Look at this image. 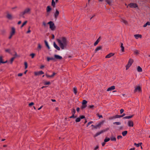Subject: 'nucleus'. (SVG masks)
I'll list each match as a JSON object with an SVG mask.
<instances>
[{
	"label": "nucleus",
	"instance_id": "nucleus-18",
	"mask_svg": "<svg viewBox=\"0 0 150 150\" xmlns=\"http://www.w3.org/2000/svg\"><path fill=\"white\" fill-rule=\"evenodd\" d=\"M134 37L136 39H138V38H142V35L140 34H136L134 35Z\"/></svg>",
	"mask_w": 150,
	"mask_h": 150
},
{
	"label": "nucleus",
	"instance_id": "nucleus-16",
	"mask_svg": "<svg viewBox=\"0 0 150 150\" xmlns=\"http://www.w3.org/2000/svg\"><path fill=\"white\" fill-rule=\"evenodd\" d=\"M54 57L55 58L57 59H62V57L57 54H55L54 55Z\"/></svg>",
	"mask_w": 150,
	"mask_h": 150
},
{
	"label": "nucleus",
	"instance_id": "nucleus-1",
	"mask_svg": "<svg viewBox=\"0 0 150 150\" xmlns=\"http://www.w3.org/2000/svg\"><path fill=\"white\" fill-rule=\"evenodd\" d=\"M57 41L61 48L63 50L67 45V41L65 37H62L60 39H57Z\"/></svg>",
	"mask_w": 150,
	"mask_h": 150
},
{
	"label": "nucleus",
	"instance_id": "nucleus-8",
	"mask_svg": "<svg viewBox=\"0 0 150 150\" xmlns=\"http://www.w3.org/2000/svg\"><path fill=\"white\" fill-rule=\"evenodd\" d=\"M129 5L130 8H136L138 7L137 5L136 4L132 3L129 4Z\"/></svg>",
	"mask_w": 150,
	"mask_h": 150
},
{
	"label": "nucleus",
	"instance_id": "nucleus-55",
	"mask_svg": "<svg viewBox=\"0 0 150 150\" xmlns=\"http://www.w3.org/2000/svg\"><path fill=\"white\" fill-rule=\"evenodd\" d=\"M30 27H29L28 28V30L27 32V33H29L31 32V31L30 29Z\"/></svg>",
	"mask_w": 150,
	"mask_h": 150
},
{
	"label": "nucleus",
	"instance_id": "nucleus-60",
	"mask_svg": "<svg viewBox=\"0 0 150 150\" xmlns=\"http://www.w3.org/2000/svg\"><path fill=\"white\" fill-rule=\"evenodd\" d=\"M124 111V110L123 109H121L120 110V113L121 114Z\"/></svg>",
	"mask_w": 150,
	"mask_h": 150
},
{
	"label": "nucleus",
	"instance_id": "nucleus-29",
	"mask_svg": "<svg viewBox=\"0 0 150 150\" xmlns=\"http://www.w3.org/2000/svg\"><path fill=\"white\" fill-rule=\"evenodd\" d=\"M94 106L93 105H90L88 106V108L89 109H91L92 110L94 109Z\"/></svg>",
	"mask_w": 150,
	"mask_h": 150
},
{
	"label": "nucleus",
	"instance_id": "nucleus-25",
	"mask_svg": "<svg viewBox=\"0 0 150 150\" xmlns=\"http://www.w3.org/2000/svg\"><path fill=\"white\" fill-rule=\"evenodd\" d=\"M46 10L47 12H50L51 10V8L50 6H47V7Z\"/></svg>",
	"mask_w": 150,
	"mask_h": 150
},
{
	"label": "nucleus",
	"instance_id": "nucleus-2",
	"mask_svg": "<svg viewBox=\"0 0 150 150\" xmlns=\"http://www.w3.org/2000/svg\"><path fill=\"white\" fill-rule=\"evenodd\" d=\"M47 24L50 25V28L52 30H54L56 28L54 22L52 21H50L47 23Z\"/></svg>",
	"mask_w": 150,
	"mask_h": 150
},
{
	"label": "nucleus",
	"instance_id": "nucleus-35",
	"mask_svg": "<svg viewBox=\"0 0 150 150\" xmlns=\"http://www.w3.org/2000/svg\"><path fill=\"white\" fill-rule=\"evenodd\" d=\"M110 140V138H109L106 137L104 140L105 142H107Z\"/></svg>",
	"mask_w": 150,
	"mask_h": 150
},
{
	"label": "nucleus",
	"instance_id": "nucleus-48",
	"mask_svg": "<svg viewBox=\"0 0 150 150\" xmlns=\"http://www.w3.org/2000/svg\"><path fill=\"white\" fill-rule=\"evenodd\" d=\"M35 55V54L34 53H32L30 54V56H31L32 58H33L34 57Z\"/></svg>",
	"mask_w": 150,
	"mask_h": 150
},
{
	"label": "nucleus",
	"instance_id": "nucleus-27",
	"mask_svg": "<svg viewBox=\"0 0 150 150\" xmlns=\"http://www.w3.org/2000/svg\"><path fill=\"white\" fill-rule=\"evenodd\" d=\"M127 131H125L122 132V134L123 136H125L127 134Z\"/></svg>",
	"mask_w": 150,
	"mask_h": 150
},
{
	"label": "nucleus",
	"instance_id": "nucleus-41",
	"mask_svg": "<svg viewBox=\"0 0 150 150\" xmlns=\"http://www.w3.org/2000/svg\"><path fill=\"white\" fill-rule=\"evenodd\" d=\"M115 119L117 118H119L121 117V115H116L115 116Z\"/></svg>",
	"mask_w": 150,
	"mask_h": 150
},
{
	"label": "nucleus",
	"instance_id": "nucleus-33",
	"mask_svg": "<svg viewBox=\"0 0 150 150\" xmlns=\"http://www.w3.org/2000/svg\"><path fill=\"white\" fill-rule=\"evenodd\" d=\"M52 5L54 7L55 6V3L54 1V0H52Z\"/></svg>",
	"mask_w": 150,
	"mask_h": 150
},
{
	"label": "nucleus",
	"instance_id": "nucleus-64",
	"mask_svg": "<svg viewBox=\"0 0 150 150\" xmlns=\"http://www.w3.org/2000/svg\"><path fill=\"white\" fill-rule=\"evenodd\" d=\"M13 35H11V34H10V35L9 36V38H8L9 39H11V38H12V36Z\"/></svg>",
	"mask_w": 150,
	"mask_h": 150
},
{
	"label": "nucleus",
	"instance_id": "nucleus-26",
	"mask_svg": "<svg viewBox=\"0 0 150 150\" xmlns=\"http://www.w3.org/2000/svg\"><path fill=\"white\" fill-rule=\"evenodd\" d=\"M45 43V45L46 46V47H47V48L49 50L50 49V47H49V46L46 40H45L44 41Z\"/></svg>",
	"mask_w": 150,
	"mask_h": 150
},
{
	"label": "nucleus",
	"instance_id": "nucleus-3",
	"mask_svg": "<svg viewBox=\"0 0 150 150\" xmlns=\"http://www.w3.org/2000/svg\"><path fill=\"white\" fill-rule=\"evenodd\" d=\"M30 9L29 8H26L23 11L20 13V16H22L26 13H30Z\"/></svg>",
	"mask_w": 150,
	"mask_h": 150
},
{
	"label": "nucleus",
	"instance_id": "nucleus-5",
	"mask_svg": "<svg viewBox=\"0 0 150 150\" xmlns=\"http://www.w3.org/2000/svg\"><path fill=\"white\" fill-rule=\"evenodd\" d=\"M104 122V121H102L100 122H99L97 125L96 126L92 125L91 126L93 127V128L96 129L97 128H100L101 127V125Z\"/></svg>",
	"mask_w": 150,
	"mask_h": 150
},
{
	"label": "nucleus",
	"instance_id": "nucleus-52",
	"mask_svg": "<svg viewBox=\"0 0 150 150\" xmlns=\"http://www.w3.org/2000/svg\"><path fill=\"white\" fill-rule=\"evenodd\" d=\"M98 42H99L98 41H97V40H96V41L94 43V46L96 45H97L98 44Z\"/></svg>",
	"mask_w": 150,
	"mask_h": 150
},
{
	"label": "nucleus",
	"instance_id": "nucleus-4",
	"mask_svg": "<svg viewBox=\"0 0 150 150\" xmlns=\"http://www.w3.org/2000/svg\"><path fill=\"white\" fill-rule=\"evenodd\" d=\"M133 60L131 59H130L128 62V64L126 66V69L127 70L131 66L133 62Z\"/></svg>",
	"mask_w": 150,
	"mask_h": 150
},
{
	"label": "nucleus",
	"instance_id": "nucleus-58",
	"mask_svg": "<svg viewBox=\"0 0 150 150\" xmlns=\"http://www.w3.org/2000/svg\"><path fill=\"white\" fill-rule=\"evenodd\" d=\"M34 104V103L33 102H31L29 104V106H32V105H33Z\"/></svg>",
	"mask_w": 150,
	"mask_h": 150
},
{
	"label": "nucleus",
	"instance_id": "nucleus-6",
	"mask_svg": "<svg viewBox=\"0 0 150 150\" xmlns=\"http://www.w3.org/2000/svg\"><path fill=\"white\" fill-rule=\"evenodd\" d=\"M108 130H109V128H108L102 130L100 131V132H97L95 134V137L97 136H98L100 134H101L102 133H103L104 132L107 131Z\"/></svg>",
	"mask_w": 150,
	"mask_h": 150
},
{
	"label": "nucleus",
	"instance_id": "nucleus-32",
	"mask_svg": "<svg viewBox=\"0 0 150 150\" xmlns=\"http://www.w3.org/2000/svg\"><path fill=\"white\" fill-rule=\"evenodd\" d=\"M87 101L85 100H84L82 101V105H86Z\"/></svg>",
	"mask_w": 150,
	"mask_h": 150
},
{
	"label": "nucleus",
	"instance_id": "nucleus-53",
	"mask_svg": "<svg viewBox=\"0 0 150 150\" xmlns=\"http://www.w3.org/2000/svg\"><path fill=\"white\" fill-rule=\"evenodd\" d=\"M80 118H81V119H82L84 118H85V117L84 115H81L80 116Z\"/></svg>",
	"mask_w": 150,
	"mask_h": 150
},
{
	"label": "nucleus",
	"instance_id": "nucleus-59",
	"mask_svg": "<svg viewBox=\"0 0 150 150\" xmlns=\"http://www.w3.org/2000/svg\"><path fill=\"white\" fill-rule=\"evenodd\" d=\"M97 115L99 117V118L103 117V116L102 115H100L98 114H97Z\"/></svg>",
	"mask_w": 150,
	"mask_h": 150
},
{
	"label": "nucleus",
	"instance_id": "nucleus-45",
	"mask_svg": "<svg viewBox=\"0 0 150 150\" xmlns=\"http://www.w3.org/2000/svg\"><path fill=\"white\" fill-rule=\"evenodd\" d=\"M15 57H13L11 59V60H10V62H11V64H12V63L13 62V61L14 59H15Z\"/></svg>",
	"mask_w": 150,
	"mask_h": 150
},
{
	"label": "nucleus",
	"instance_id": "nucleus-31",
	"mask_svg": "<svg viewBox=\"0 0 150 150\" xmlns=\"http://www.w3.org/2000/svg\"><path fill=\"white\" fill-rule=\"evenodd\" d=\"M110 139L112 141H116V138L115 137H112L110 138Z\"/></svg>",
	"mask_w": 150,
	"mask_h": 150
},
{
	"label": "nucleus",
	"instance_id": "nucleus-46",
	"mask_svg": "<svg viewBox=\"0 0 150 150\" xmlns=\"http://www.w3.org/2000/svg\"><path fill=\"white\" fill-rule=\"evenodd\" d=\"M38 48L39 49V50H40L41 48V46L40 44H38Z\"/></svg>",
	"mask_w": 150,
	"mask_h": 150
},
{
	"label": "nucleus",
	"instance_id": "nucleus-62",
	"mask_svg": "<svg viewBox=\"0 0 150 150\" xmlns=\"http://www.w3.org/2000/svg\"><path fill=\"white\" fill-rule=\"evenodd\" d=\"M98 146H97L94 149V150H97V149H98Z\"/></svg>",
	"mask_w": 150,
	"mask_h": 150
},
{
	"label": "nucleus",
	"instance_id": "nucleus-24",
	"mask_svg": "<svg viewBox=\"0 0 150 150\" xmlns=\"http://www.w3.org/2000/svg\"><path fill=\"white\" fill-rule=\"evenodd\" d=\"M73 91L75 95H76L77 93V89L76 87L73 88Z\"/></svg>",
	"mask_w": 150,
	"mask_h": 150
},
{
	"label": "nucleus",
	"instance_id": "nucleus-47",
	"mask_svg": "<svg viewBox=\"0 0 150 150\" xmlns=\"http://www.w3.org/2000/svg\"><path fill=\"white\" fill-rule=\"evenodd\" d=\"M42 25L44 26L45 27L47 25V24L46 23L45 21H43L42 22Z\"/></svg>",
	"mask_w": 150,
	"mask_h": 150
},
{
	"label": "nucleus",
	"instance_id": "nucleus-40",
	"mask_svg": "<svg viewBox=\"0 0 150 150\" xmlns=\"http://www.w3.org/2000/svg\"><path fill=\"white\" fill-rule=\"evenodd\" d=\"M24 65L25 66V69H26L28 67V64L26 62H24Z\"/></svg>",
	"mask_w": 150,
	"mask_h": 150
},
{
	"label": "nucleus",
	"instance_id": "nucleus-43",
	"mask_svg": "<svg viewBox=\"0 0 150 150\" xmlns=\"http://www.w3.org/2000/svg\"><path fill=\"white\" fill-rule=\"evenodd\" d=\"M86 106H87V105H82V106L81 107V108L82 109H83L84 108H85L86 107Z\"/></svg>",
	"mask_w": 150,
	"mask_h": 150
},
{
	"label": "nucleus",
	"instance_id": "nucleus-54",
	"mask_svg": "<svg viewBox=\"0 0 150 150\" xmlns=\"http://www.w3.org/2000/svg\"><path fill=\"white\" fill-rule=\"evenodd\" d=\"M5 52H9V53H10V50L9 49H6L5 50Z\"/></svg>",
	"mask_w": 150,
	"mask_h": 150
},
{
	"label": "nucleus",
	"instance_id": "nucleus-42",
	"mask_svg": "<svg viewBox=\"0 0 150 150\" xmlns=\"http://www.w3.org/2000/svg\"><path fill=\"white\" fill-rule=\"evenodd\" d=\"M114 119H115V116L110 117H109V118H108V119L109 120H112Z\"/></svg>",
	"mask_w": 150,
	"mask_h": 150
},
{
	"label": "nucleus",
	"instance_id": "nucleus-30",
	"mask_svg": "<svg viewBox=\"0 0 150 150\" xmlns=\"http://www.w3.org/2000/svg\"><path fill=\"white\" fill-rule=\"evenodd\" d=\"M54 60V58L53 57H47V61L49 62L50 60Z\"/></svg>",
	"mask_w": 150,
	"mask_h": 150
},
{
	"label": "nucleus",
	"instance_id": "nucleus-49",
	"mask_svg": "<svg viewBox=\"0 0 150 150\" xmlns=\"http://www.w3.org/2000/svg\"><path fill=\"white\" fill-rule=\"evenodd\" d=\"M134 53L136 54H139L138 50H136L134 51Z\"/></svg>",
	"mask_w": 150,
	"mask_h": 150
},
{
	"label": "nucleus",
	"instance_id": "nucleus-14",
	"mask_svg": "<svg viewBox=\"0 0 150 150\" xmlns=\"http://www.w3.org/2000/svg\"><path fill=\"white\" fill-rule=\"evenodd\" d=\"M115 88V86H112L109 87V88H108L107 89V91H111L112 90H114Z\"/></svg>",
	"mask_w": 150,
	"mask_h": 150
},
{
	"label": "nucleus",
	"instance_id": "nucleus-51",
	"mask_svg": "<svg viewBox=\"0 0 150 150\" xmlns=\"http://www.w3.org/2000/svg\"><path fill=\"white\" fill-rule=\"evenodd\" d=\"M134 145L136 146L137 147H138L139 146V144H136L135 143H134Z\"/></svg>",
	"mask_w": 150,
	"mask_h": 150
},
{
	"label": "nucleus",
	"instance_id": "nucleus-12",
	"mask_svg": "<svg viewBox=\"0 0 150 150\" xmlns=\"http://www.w3.org/2000/svg\"><path fill=\"white\" fill-rule=\"evenodd\" d=\"M44 74V72L42 71H40L38 72H34L35 75V76L39 75L42 74Z\"/></svg>",
	"mask_w": 150,
	"mask_h": 150
},
{
	"label": "nucleus",
	"instance_id": "nucleus-10",
	"mask_svg": "<svg viewBox=\"0 0 150 150\" xmlns=\"http://www.w3.org/2000/svg\"><path fill=\"white\" fill-rule=\"evenodd\" d=\"M128 125L129 127H133L134 125L133 121L131 120H129L128 122Z\"/></svg>",
	"mask_w": 150,
	"mask_h": 150
},
{
	"label": "nucleus",
	"instance_id": "nucleus-38",
	"mask_svg": "<svg viewBox=\"0 0 150 150\" xmlns=\"http://www.w3.org/2000/svg\"><path fill=\"white\" fill-rule=\"evenodd\" d=\"M122 22L125 24H127V22L124 19H122Z\"/></svg>",
	"mask_w": 150,
	"mask_h": 150
},
{
	"label": "nucleus",
	"instance_id": "nucleus-13",
	"mask_svg": "<svg viewBox=\"0 0 150 150\" xmlns=\"http://www.w3.org/2000/svg\"><path fill=\"white\" fill-rule=\"evenodd\" d=\"M6 17L8 19L10 20H12L13 18L12 15L8 13L7 14Z\"/></svg>",
	"mask_w": 150,
	"mask_h": 150
},
{
	"label": "nucleus",
	"instance_id": "nucleus-7",
	"mask_svg": "<svg viewBox=\"0 0 150 150\" xmlns=\"http://www.w3.org/2000/svg\"><path fill=\"white\" fill-rule=\"evenodd\" d=\"M142 91L141 87L140 86H137L135 88L134 90V92L136 93L137 92H140Z\"/></svg>",
	"mask_w": 150,
	"mask_h": 150
},
{
	"label": "nucleus",
	"instance_id": "nucleus-19",
	"mask_svg": "<svg viewBox=\"0 0 150 150\" xmlns=\"http://www.w3.org/2000/svg\"><path fill=\"white\" fill-rule=\"evenodd\" d=\"M102 49V47L101 46H99L97 47L95 49V52H96L97 51L99 50H101Z\"/></svg>",
	"mask_w": 150,
	"mask_h": 150
},
{
	"label": "nucleus",
	"instance_id": "nucleus-28",
	"mask_svg": "<svg viewBox=\"0 0 150 150\" xmlns=\"http://www.w3.org/2000/svg\"><path fill=\"white\" fill-rule=\"evenodd\" d=\"M147 25H150V23L149 22H147V23L144 24L143 25L144 27H146Z\"/></svg>",
	"mask_w": 150,
	"mask_h": 150
},
{
	"label": "nucleus",
	"instance_id": "nucleus-39",
	"mask_svg": "<svg viewBox=\"0 0 150 150\" xmlns=\"http://www.w3.org/2000/svg\"><path fill=\"white\" fill-rule=\"evenodd\" d=\"M76 111L75 109L73 108L71 110V113L72 114H74L75 113Z\"/></svg>",
	"mask_w": 150,
	"mask_h": 150
},
{
	"label": "nucleus",
	"instance_id": "nucleus-44",
	"mask_svg": "<svg viewBox=\"0 0 150 150\" xmlns=\"http://www.w3.org/2000/svg\"><path fill=\"white\" fill-rule=\"evenodd\" d=\"M50 84V81H48L47 82H46L44 83V84L45 85H49Z\"/></svg>",
	"mask_w": 150,
	"mask_h": 150
},
{
	"label": "nucleus",
	"instance_id": "nucleus-34",
	"mask_svg": "<svg viewBox=\"0 0 150 150\" xmlns=\"http://www.w3.org/2000/svg\"><path fill=\"white\" fill-rule=\"evenodd\" d=\"M27 22V21H25V22H24L22 25L21 26V28H22L25 25L26 23Z\"/></svg>",
	"mask_w": 150,
	"mask_h": 150
},
{
	"label": "nucleus",
	"instance_id": "nucleus-37",
	"mask_svg": "<svg viewBox=\"0 0 150 150\" xmlns=\"http://www.w3.org/2000/svg\"><path fill=\"white\" fill-rule=\"evenodd\" d=\"M113 124H116L117 125H121V122H115L113 123Z\"/></svg>",
	"mask_w": 150,
	"mask_h": 150
},
{
	"label": "nucleus",
	"instance_id": "nucleus-36",
	"mask_svg": "<svg viewBox=\"0 0 150 150\" xmlns=\"http://www.w3.org/2000/svg\"><path fill=\"white\" fill-rule=\"evenodd\" d=\"M81 120V118H80V117H77L76 118L75 121L76 122H79Z\"/></svg>",
	"mask_w": 150,
	"mask_h": 150
},
{
	"label": "nucleus",
	"instance_id": "nucleus-56",
	"mask_svg": "<svg viewBox=\"0 0 150 150\" xmlns=\"http://www.w3.org/2000/svg\"><path fill=\"white\" fill-rule=\"evenodd\" d=\"M122 138V137L121 135H119L117 137V138L118 139H121Z\"/></svg>",
	"mask_w": 150,
	"mask_h": 150
},
{
	"label": "nucleus",
	"instance_id": "nucleus-20",
	"mask_svg": "<svg viewBox=\"0 0 150 150\" xmlns=\"http://www.w3.org/2000/svg\"><path fill=\"white\" fill-rule=\"evenodd\" d=\"M133 116L134 115H131L125 116L123 117V118L125 119H129L132 118Z\"/></svg>",
	"mask_w": 150,
	"mask_h": 150
},
{
	"label": "nucleus",
	"instance_id": "nucleus-22",
	"mask_svg": "<svg viewBox=\"0 0 150 150\" xmlns=\"http://www.w3.org/2000/svg\"><path fill=\"white\" fill-rule=\"evenodd\" d=\"M137 70L139 72H141L142 71V68L139 66L137 67Z\"/></svg>",
	"mask_w": 150,
	"mask_h": 150
},
{
	"label": "nucleus",
	"instance_id": "nucleus-63",
	"mask_svg": "<svg viewBox=\"0 0 150 150\" xmlns=\"http://www.w3.org/2000/svg\"><path fill=\"white\" fill-rule=\"evenodd\" d=\"M79 110H80V108H79V107H78L77 108H76V111H77L78 112H79Z\"/></svg>",
	"mask_w": 150,
	"mask_h": 150
},
{
	"label": "nucleus",
	"instance_id": "nucleus-23",
	"mask_svg": "<svg viewBox=\"0 0 150 150\" xmlns=\"http://www.w3.org/2000/svg\"><path fill=\"white\" fill-rule=\"evenodd\" d=\"M121 50L123 52L124 51V47L123 46V44L122 43H121Z\"/></svg>",
	"mask_w": 150,
	"mask_h": 150
},
{
	"label": "nucleus",
	"instance_id": "nucleus-11",
	"mask_svg": "<svg viewBox=\"0 0 150 150\" xmlns=\"http://www.w3.org/2000/svg\"><path fill=\"white\" fill-rule=\"evenodd\" d=\"M115 53H113L111 52L107 54L105 57L106 58H109L111 57L114 56Z\"/></svg>",
	"mask_w": 150,
	"mask_h": 150
},
{
	"label": "nucleus",
	"instance_id": "nucleus-50",
	"mask_svg": "<svg viewBox=\"0 0 150 150\" xmlns=\"http://www.w3.org/2000/svg\"><path fill=\"white\" fill-rule=\"evenodd\" d=\"M45 75L47 76V78H49V77L52 78V77L51 75L50 76V75H48L47 74H45Z\"/></svg>",
	"mask_w": 150,
	"mask_h": 150
},
{
	"label": "nucleus",
	"instance_id": "nucleus-61",
	"mask_svg": "<svg viewBox=\"0 0 150 150\" xmlns=\"http://www.w3.org/2000/svg\"><path fill=\"white\" fill-rule=\"evenodd\" d=\"M22 75H23L22 73H19V74H18V76H22Z\"/></svg>",
	"mask_w": 150,
	"mask_h": 150
},
{
	"label": "nucleus",
	"instance_id": "nucleus-57",
	"mask_svg": "<svg viewBox=\"0 0 150 150\" xmlns=\"http://www.w3.org/2000/svg\"><path fill=\"white\" fill-rule=\"evenodd\" d=\"M75 117L74 114H72V116L69 117V118H74Z\"/></svg>",
	"mask_w": 150,
	"mask_h": 150
},
{
	"label": "nucleus",
	"instance_id": "nucleus-9",
	"mask_svg": "<svg viewBox=\"0 0 150 150\" xmlns=\"http://www.w3.org/2000/svg\"><path fill=\"white\" fill-rule=\"evenodd\" d=\"M59 14V12L57 9H56V11L54 13V18L57 19Z\"/></svg>",
	"mask_w": 150,
	"mask_h": 150
},
{
	"label": "nucleus",
	"instance_id": "nucleus-17",
	"mask_svg": "<svg viewBox=\"0 0 150 150\" xmlns=\"http://www.w3.org/2000/svg\"><path fill=\"white\" fill-rule=\"evenodd\" d=\"M53 45L54 47L57 50H60V48L59 47L57 44H56L55 42H54Z\"/></svg>",
	"mask_w": 150,
	"mask_h": 150
},
{
	"label": "nucleus",
	"instance_id": "nucleus-15",
	"mask_svg": "<svg viewBox=\"0 0 150 150\" xmlns=\"http://www.w3.org/2000/svg\"><path fill=\"white\" fill-rule=\"evenodd\" d=\"M15 29L14 27H12L11 28V32L10 34L14 35L15 34Z\"/></svg>",
	"mask_w": 150,
	"mask_h": 150
},
{
	"label": "nucleus",
	"instance_id": "nucleus-21",
	"mask_svg": "<svg viewBox=\"0 0 150 150\" xmlns=\"http://www.w3.org/2000/svg\"><path fill=\"white\" fill-rule=\"evenodd\" d=\"M7 61H6L5 62H3L2 61V56H0V63H5L7 62Z\"/></svg>",
	"mask_w": 150,
	"mask_h": 150
}]
</instances>
